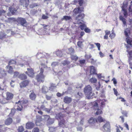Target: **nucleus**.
<instances>
[{
	"instance_id": "f8f14e48",
	"label": "nucleus",
	"mask_w": 132,
	"mask_h": 132,
	"mask_svg": "<svg viewBox=\"0 0 132 132\" xmlns=\"http://www.w3.org/2000/svg\"><path fill=\"white\" fill-rule=\"evenodd\" d=\"M13 122L12 118L10 117H9L5 121L4 123L5 125L8 126L11 124Z\"/></svg>"
},
{
	"instance_id": "a18cd8bd",
	"label": "nucleus",
	"mask_w": 132,
	"mask_h": 132,
	"mask_svg": "<svg viewBox=\"0 0 132 132\" xmlns=\"http://www.w3.org/2000/svg\"><path fill=\"white\" fill-rule=\"evenodd\" d=\"M112 33L110 34L109 35V37L111 38V39H112L114 38L116 34L114 33V31L112 32Z\"/></svg>"
},
{
	"instance_id": "a878e982",
	"label": "nucleus",
	"mask_w": 132,
	"mask_h": 132,
	"mask_svg": "<svg viewBox=\"0 0 132 132\" xmlns=\"http://www.w3.org/2000/svg\"><path fill=\"white\" fill-rule=\"evenodd\" d=\"M30 98L32 100H35L36 97V95L34 92L31 93L29 95Z\"/></svg>"
},
{
	"instance_id": "680f3d73",
	"label": "nucleus",
	"mask_w": 132,
	"mask_h": 132,
	"mask_svg": "<svg viewBox=\"0 0 132 132\" xmlns=\"http://www.w3.org/2000/svg\"><path fill=\"white\" fill-rule=\"evenodd\" d=\"M48 17L47 16L45 15V14H43L42 16V18L43 19H47Z\"/></svg>"
},
{
	"instance_id": "09e8293b",
	"label": "nucleus",
	"mask_w": 132,
	"mask_h": 132,
	"mask_svg": "<svg viewBox=\"0 0 132 132\" xmlns=\"http://www.w3.org/2000/svg\"><path fill=\"white\" fill-rule=\"evenodd\" d=\"M70 64V62L66 60L64 61L62 63V64L64 66L66 65L69 64Z\"/></svg>"
},
{
	"instance_id": "8fccbe9b",
	"label": "nucleus",
	"mask_w": 132,
	"mask_h": 132,
	"mask_svg": "<svg viewBox=\"0 0 132 132\" xmlns=\"http://www.w3.org/2000/svg\"><path fill=\"white\" fill-rule=\"evenodd\" d=\"M98 85H95L96 89L97 90H98L101 87V84L100 82H98Z\"/></svg>"
},
{
	"instance_id": "4d7b16f0",
	"label": "nucleus",
	"mask_w": 132,
	"mask_h": 132,
	"mask_svg": "<svg viewBox=\"0 0 132 132\" xmlns=\"http://www.w3.org/2000/svg\"><path fill=\"white\" fill-rule=\"evenodd\" d=\"M129 10L130 12H132V1H131L130 3L129 8Z\"/></svg>"
},
{
	"instance_id": "c85d7f7f",
	"label": "nucleus",
	"mask_w": 132,
	"mask_h": 132,
	"mask_svg": "<svg viewBox=\"0 0 132 132\" xmlns=\"http://www.w3.org/2000/svg\"><path fill=\"white\" fill-rule=\"evenodd\" d=\"M119 19L120 20L122 21L124 25V26L126 25V19L124 18L122 15H120V16Z\"/></svg>"
},
{
	"instance_id": "de8ad7c7",
	"label": "nucleus",
	"mask_w": 132,
	"mask_h": 132,
	"mask_svg": "<svg viewBox=\"0 0 132 132\" xmlns=\"http://www.w3.org/2000/svg\"><path fill=\"white\" fill-rule=\"evenodd\" d=\"M16 123H19L21 119L19 117L17 116L16 118Z\"/></svg>"
},
{
	"instance_id": "13d9d810",
	"label": "nucleus",
	"mask_w": 132,
	"mask_h": 132,
	"mask_svg": "<svg viewBox=\"0 0 132 132\" xmlns=\"http://www.w3.org/2000/svg\"><path fill=\"white\" fill-rule=\"evenodd\" d=\"M85 57L86 58V60H89V59L92 56L91 55H85Z\"/></svg>"
},
{
	"instance_id": "3c124183",
	"label": "nucleus",
	"mask_w": 132,
	"mask_h": 132,
	"mask_svg": "<svg viewBox=\"0 0 132 132\" xmlns=\"http://www.w3.org/2000/svg\"><path fill=\"white\" fill-rule=\"evenodd\" d=\"M84 30L87 33H89L90 32V29H89L87 27L85 28Z\"/></svg>"
},
{
	"instance_id": "37998d69",
	"label": "nucleus",
	"mask_w": 132,
	"mask_h": 132,
	"mask_svg": "<svg viewBox=\"0 0 132 132\" xmlns=\"http://www.w3.org/2000/svg\"><path fill=\"white\" fill-rule=\"evenodd\" d=\"M7 68H9V69L8 70V72L10 73H12L13 72V68L11 66H9V67H7Z\"/></svg>"
},
{
	"instance_id": "79ce46f5",
	"label": "nucleus",
	"mask_w": 132,
	"mask_h": 132,
	"mask_svg": "<svg viewBox=\"0 0 132 132\" xmlns=\"http://www.w3.org/2000/svg\"><path fill=\"white\" fill-rule=\"evenodd\" d=\"M42 93L44 94H46L47 93L46 91V87L45 86L42 87Z\"/></svg>"
},
{
	"instance_id": "39448f33",
	"label": "nucleus",
	"mask_w": 132,
	"mask_h": 132,
	"mask_svg": "<svg viewBox=\"0 0 132 132\" xmlns=\"http://www.w3.org/2000/svg\"><path fill=\"white\" fill-rule=\"evenodd\" d=\"M45 77V76L44 75L38 74L36 76V79L37 82L39 83H43L44 81Z\"/></svg>"
},
{
	"instance_id": "bf43d9fd",
	"label": "nucleus",
	"mask_w": 132,
	"mask_h": 132,
	"mask_svg": "<svg viewBox=\"0 0 132 132\" xmlns=\"http://www.w3.org/2000/svg\"><path fill=\"white\" fill-rule=\"evenodd\" d=\"M121 113L124 116L126 117H127V113L126 111H123Z\"/></svg>"
},
{
	"instance_id": "a211bd4d",
	"label": "nucleus",
	"mask_w": 132,
	"mask_h": 132,
	"mask_svg": "<svg viewBox=\"0 0 132 132\" xmlns=\"http://www.w3.org/2000/svg\"><path fill=\"white\" fill-rule=\"evenodd\" d=\"M72 99L71 98L66 96L64 97L63 99V101L65 103L69 104L72 101Z\"/></svg>"
},
{
	"instance_id": "58836bf2",
	"label": "nucleus",
	"mask_w": 132,
	"mask_h": 132,
	"mask_svg": "<svg viewBox=\"0 0 132 132\" xmlns=\"http://www.w3.org/2000/svg\"><path fill=\"white\" fill-rule=\"evenodd\" d=\"M56 54L58 56L60 57L63 55L62 52L61 51H58L56 52Z\"/></svg>"
},
{
	"instance_id": "c03bdc74",
	"label": "nucleus",
	"mask_w": 132,
	"mask_h": 132,
	"mask_svg": "<svg viewBox=\"0 0 132 132\" xmlns=\"http://www.w3.org/2000/svg\"><path fill=\"white\" fill-rule=\"evenodd\" d=\"M77 45L80 48H81L83 46L82 42L78 41L77 42Z\"/></svg>"
},
{
	"instance_id": "20e7f679",
	"label": "nucleus",
	"mask_w": 132,
	"mask_h": 132,
	"mask_svg": "<svg viewBox=\"0 0 132 132\" xmlns=\"http://www.w3.org/2000/svg\"><path fill=\"white\" fill-rule=\"evenodd\" d=\"M91 103L92 105L91 107V108L94 110H97V111L95 114V115H98L102 114L103 112L101 110L98 109V106L96 102L94 101L91 102Z\"/></svg>"
},
{
	"instance_id": "9b49d317",
	"label": "nucleus",
	"mask_w": 132,
	"mask_h": 132,
	"mask_svg": "<svg viewBox=\"0 0 132 132\" xmlns=\"http://www.w3.org/2000/svg\"><path fill=\"white\" fill-rule=\"evenodd\" d=\"M6 100L7 101H10L12 100L14 96L13 94L9 92H6Z\"/></svg>"
},
{
	"instance_id": "5fc2aeb1",
	"label": "nucleus",
	"mask_w": 132,
	"mask_h": 132,
	"mask_svg": "<svg viewBox=\"0 0 132 132\" xmlns=\"http://www.w3.org/2000/svg\"><path fill=\"white\" fill-rule=\"evenodd\" d=\"M94 44H95L97 47L98 50H100L101 46L100 44L98 43H95Z\"/></svg>"
},
{
	"instance_id": "f03ea898",
	"label": "nucleus",
	"mask_w": 132,
	"mask_h": 132,
	"mask_svg": "<svg viewBox=\"0 0 132 132\" xmlns=\"http://www.w3.org/2000/svg\"><path fill=\"white\" fill-rule=\"evenodd\" d=\"M92 90V88L90 85L86 86L84 88V92L88 99L92 98L93 95Z\"/></svg>"
},
{
	"instance_id": "ddd939ff",
	"label": "nucleus",
	"mask_w": 132,
	"mask_h": 132,
	"mask_svg": "<svg viewBox=\"0 0 132 132\" xmlns=\"http://www.w3.org/2000/svg\"><path fill=\"white\" fill-rule=\"evenodd\" d=\"M16 21L19 23H20L22 26L24 25V24L26 23V19L23 18L19 17L17 19Z\"/></svg>"
},
{
	"instance_id": "423d86ee",
	"label": "nucleus",
	"mask_w": 132,
	"mask_h": 132,
	"mask_svg": "<svg viewBox=\"0 0 132 132\" xmlns=\"http://www.w3.org/2000/svg\"><path fill=\"white\" fill-rule=\"evenodd\" d=\"M19 8L18 6L13 5L9 7V10L11 14L13 15L16 14Z\"/></svg>"
},
{
	"instance_id": "b1692460",
	"label": "nucleus",
	"mask_w": 132,
	"mask_h": 132,
	"mask_svg": "<svg viewBox=\"0 0 132 132\" xmlns=\"http://www.w3.org/2000/svg\"><path fill=\"white\" fill-rule=\"evenodd\" d=\"M41 66L43 67H42L40 69V72L38 74L44 75L43 74L44 71V68H47V67L46 65H45V64L43 63H41Z\"/></svg>"
},
{
	"instance_id": "ea45409f",
	"label": "nucleus",
	"mask_w": 132,
	"mask_h": 132,
	"mask_svg": "<svg viewBox=\"0 0 132 132\" xmlns=\"http://www.w3.org/2000/svg\"><path fill=\"white\" fill-rule=\"evenodd\" d=\"M63 19L66 20H69L72 19L71 18L70 16L67 15L64 16L63 17Z\"/></svg>"
},
{
	"instance_id": "338daca9",
	"label": "nucleus",
	"mask_w": 132,
	"mask_h": 132,
	"mask_svg": "<svg viewBox=\"0 0 132 132\" xmlns=\"http://www.w3.org/2000/svg\"><path fill=\"white\" fill-rule=\"evenodd\" d=\"M113 90L114 92V94L116 96H117L118 95V92L117 90L115 88H113Z\"/></svg>"
},
{
	"instance_id": "2eb2a0df",
	"label": "nucleus",
	"mask_w": 132,
	"mask_h": 132,
	"mask_svg": "<svg viewBox=\"0 0 132 132\" xmlns=\"http://www.w3.org/2000/svg\"><path fill=\"white\" fill-rule=\"evenodd\" d=\"M89 69L90 75L97 74L96 70L94 67L93 66H90Z\"/></svg>"
},
{
	"instance_id": "bb28decb",
	"label": "nucleus",
	"mask_w": 132,
	"mask_h": 132,
	"mask_svg": "<svg viewBox=\"0 0 132 132\" xmlns=\"http://www.w3.org/2000/svg\"><path fill=\"white\" fill-rule=\"evenodd\" d=\"M16 110L15 109H11V112L8 115V117H13V116L16 111Z\"/></svg>"
},
{
	"instance_id": "dca6fc26",
	"label": "nucleus",
	"mask_w": 132,
	"mask_h": 132,
	"mask_svg": "<svg viewBox=\"0 0 132 132\" xmlns=\"http://www.w3.org/2000/svg\"><path fill=\"white\" fill-rule=\"evenodd\" d=\"M96 122L97 123H101L102 122H105V121L104 118L101 116H98L96 119Z\"/></svg>"
},
{
	"instance_id": "f704fd0d",
	"label": "nucleus",
	"mask_w": 132,
	"mask_h": 132,
	"mask_svg": "<svg viewBox=\"0 0 132 132\" xmlns=\"http://www.w3.org/2000/svg\"><path fill=\"white\" fill-rule=\"evenodd\" d=\"M6 130V128L4 125H0V132H3Z\"/></svg>"
},
{
	"instance_id": "412c9836",
	"label": "nucleus",
	"mask_w": 132,
	"mask_h": 132,
	"mask_svg": "<svg viewBox=\"0 0 132 132\" xmlns=\"http://www.w3.org/2000/svg\"><path fill=\"white\" fill-rule=\"evenodd\" d=\"M20 102L21 101H19L18 102H16V104H18L16 108L17 110L18 111H21L22 110L23 107L22 104L21 103H20Z\"/></svg>"
},
{
	"instance_id": "7ed1b4c3",
	"label": "nucleus",
	"mask_w": 132,
	"mask_h": 132,
	"mask_svg": "<svg viewBox=\"0 0 132 132\" xmlns=\"http://www.w3.org/2000/svg\"><path fill=\"white\" fill-rule=\"evenodd\" d=\"M84 0H78V4L79 5L77 7L75 8L73 11V12L75 15L78 14L79 13H81L84 12V7H81L83 4L84 3Z\"/></svg>"
},
{
	"instance_id": "6e6552de",
	"label": "nucleus",
	"mask_w": 132,
	"mask_h": 132,
	"mask_svg": "<svg viewBox=\"0 0 132 132\" xmlns=\"http://www.w3.org/2000/svg\"><path fill=\"white\" fill-rule=\"evenodd\" d=\"M80 13L76 17V20L77 21V23L78 24L81 23V22L80 21L83 22V19H84L85 15L84 13Z\"/></svg>"
},
{
	"instance_id": "2f4dec72",
	"label": "nucleus",
	"mask_w": 132,
	"mask_h": 132,
	"mask_svg": "<svg viewBox=\"0 0 132 132\" xmlns=\"http://www.w3.org/2000/svg\"><path fill=\"white\" fill-rule=\"evenodd\" d=\"M6 35L5 33L2 31L0 32V39L2 40L6 38Z\"/></svg>"
},
{
	"instance_id": "393cba45",
	"label": "nucleus",
	"mask_w": 132,
	"mask_h": 132,
	"mask_svg": "<svg viewBox=\"0 0 132 132\" xmlns=\"http://www.w3.org/2000/svg\"><path fill=\"white\" fill-rule=\"evenodd\" d=\"M70 58L71 60L74 61L76 62L78 59V57L76 55L72 54L70 55Z\"/></svg>"
},
{
	"instance_id": "9d476101",
	"label": "nucleus",
	"mask_w": 132,
	"mask_h": 132,
	"mask_svg": "<svg viewBox=\"0 0 132 132\" xmlns=\"http://www.w3.org/2000/svg\"><path fill=\"white\" fill-rule=\"evenodd\" d=\"M19 2L20 5L22 6L23 7L28 8L29 3V0H20Z\"/></svg>"
},
{
	"instance_id": "4468645a",
	"label": "nucleus",
	"mask_w": 132,
	"mask_h": 132,
	"mask_svg": "<svg viewBox=\"0 0 132 132\" xmlns=\"http://www.w3.org/2000/svg\"><path fill=\"white\" fill-rule=\"evenodd\" d=\"M103 128L105 131H110V125L109 122H107L103 126Z\"/></svg>"
},
{
	"instance_id": "e2e57ef3",
	"label": "nucleus",
	"mask_w": 132,
	"mask_h": 132,
	"mask_svg": "<svg viewBox=\"0 0 132 132\" xmlns=\"http://www.w3.org/2000/svg\"><path fill=\"white\" fill-rule=\"evenodd\" d=\"M19 73L18 72H15L14 73V77H16L17 76H19Z\"/></svg>"
},
{
	"instance_id": "c756f323",
	"label": "nucleus",
	"mask_w": 132,
	"mask_h": 132,
	"mask_svg": "<svg viewBox=\"0 0 132 132\" xmlns=\"http://www.w3.org/2000/svg\"><path fill=\"white\" fill-rule=\"evenodd\" d=\"M6 98H5L4 96H2L1 98H0V103L2 104H5L7 103L6 101Z\"/></svg>"
},
{
	"instance_id": "052dcab7",
	"label": "nucleus",
	"mask_w": 132,
	"mask_h": 132,
	"mask_svg": "<svg viewBox=\"0 0 132 132\" xmlns=\"http://www.w3.org/2000/svg\"><path fill=\"white\" fill-rule=\"evenodd\" d=\"M45 97L46 99L47 100H50L52 98L51 96H48L47 95H46Z\"/></svg>"
},
{
	"instance_id": "5701e85b",
	"label": "nucleus",
	"mask_w": 132,
	"mask_h": 132,
	"mask_svg": "<svg viewBox=\"0 0 132 132\" xmlns=\"http://www.w3.org/2000/svg\"><path fill=\"white\" fill-rule=\"evenodd\" d=\"M20 102L22 105L25 107H27L29 105L28 101L27 100H23L21 101Z\"/></svg>"
},
{
	"instance_id": "7c9ffc66",
	"label": "nucleus",
	"mask_w": 132,
	"mask_h": 132,
	"mask_svg": "<svg viewBox=\"0 0 132 132\" xmlns=\"http://www.w3.org/2000/svg\"><path fill=\"white\" fill-rule=\"evenodd\" d=\"M39 6L38 3H32L29 5V7L31 9H33Z\"/></svg>"
},
{
	"instance_id": "a19ab883",
	"label": "nucleus",
	"mask_w": 132,
	"mask_h": 132,
	"mask_svg": "<svg viewBox=\"0 0 132 132\" xmlns=\"http://www.w3.org/2000/svg\"><path fill=\"white\" fill-rule=\"evenodd\" d=\"M18 130L19 132H22L24 130V128L23 126H21L19 127Z\"/></svg>"
},
{
	"instance_id": "e433bc0d",
	"label": "nucleus",
	"mask_w": 132,
	"mask_h": 132,
	"mask_svg": "<svg viewBox=\"0 0 132 132\" xmlns=\"http://www.w3.org/2000/svg\"><path fill=\"white\" fill-rule=\"evenodd\" d=\"M81 24L80 25L79 27L82 30H84L86 27V26L84 23H82L81 22Z\"/></svg>"
},
{
	"instance_id": "c9c22d12",
	"label": "nucleus",
	"mask_w": 132,
	"mask_h": 132,
	"mask_svg": "<svg viewBox=\"0 0 132 132\" xmlns=\"http://www.w3.org/2000/svg\"><path fill=\"white\" fill-rule=\"evenodd\" d=\"M16 63V61L14 60H11L9 63L8 65L6 66L7 67H9V66L13 65L14 64H15Z\"/></svg>"
},
{
	"instance_id": "603ef678",
	"label": "nucleus",
	"mask_w": 132,
	"mask_h": 132,
	"mask_svg": "<svg viewBox=\"0 0 132 132\" xmlns=\"http://www.w3.org/2000/svg\"><path fill=\"white\" fill-rule=\"evenodd\" d=\"M79 62L80 64L82 65L85 63L86 60L85 59H83L79 60Z\"/></svg>"
},
{
	"instance_id": "4be33fe9",
	"label": "nucleus",
	"mask_w": 132,
	"mask_h": 132,
	"mask_svg": "<svg viewBox=\"0 0 132 132\" xmlns=\"http://www.w3.org/2000/svg\"><path fill=\"white\" fill-rule=\"evenodd\" d=\"M65 121L64 119H61L59 122V125L60 127H64L65 126Z\"/></svg>"
},
{
	"instance_id": "72a5a7b5",
	"label": "nucleus",
	"mask_w": 132,
	"mask_h": 132,
	"mask_svg": "<svg viewBox=\"0 0 132 132\" xmlns=\"http://www.w3.org/2000/svg\"><path fill=\"white\" fill-rule=\"evenodd\" d=\"M95 101L96 102V101ZM101 102V105L100 106L101 107V108H103L105 105V103L104 101L101 100H97L96 101L97 103H98L100 102Z\"/></svg>"
},
{
	"instance_id": "49530a36",
	"label": "nucleus",
	"mask_w": 132,
	"mask_h": 132,
	"mask_svg": "<svg viewBox=\"0 0 132 132\" xmlns=\"http://www.w3.org/2000/svg\"><path fill=\"white\" fill-rule=\"evenodd\" d=\"M83 94L80 92H78L77 94V96L79 98H80L82 97Z\"/></svg>"
},
{
	"instance_id": "774afa93",
	"label": "nucleus",
	"mask_w": 132,
	"mask_h": 132,
	"mask_svg": "<svg viewBox=\"0 0 132 132\" xmlns=\"http://www.w3.org/2000/svg\"><path fill=\"white\" fill-rule=\"evenodd\" d=\"M41 25L43 26L44 29L47 30V27L48 26L47 25H46L44 24H42Z\"/></svg>"
},
{
	"instance_id": "f3484780",
	"label": "nucleus",
	"mask_w": 132,
	"mask_h": 132,
	"mask_svg": "<svg viewBox=\"0 0 132 132\" xmlns=\"http://www.w3.org/2000/svg\"><path fill=\"white\" fill-rule=\"evenodd\" d=\"M88 122L90 124L95 125L96 123V119L94 117H91L88 120Z\"/></svg>"
},
{
	"instance_id": "473e14b6",
	"label": "nucleus",
	"mask_w": 132,
	"mask_h": 132,
	"mask_svg": "<svg viewBox=\"0 0 132 132\" xmlns=\"http://www.w3.org/2000/svg\"><path fill=\"white\" fill-rule=\"evenodd\" d=\"M97 81V79L95 78H92L89 80V81L92 84H95Z\"/></svg>"
},
{
	"instance_id": "f257e3e1",
	"label": "nucleus",
	"mask_w": 132,
	"mask_h": 132,
	"mask_svg": "<svg viewBox=\"0 0 132 132\" xmlns=\"http://www.w3.org/2000/svg\"><path fill=\"white\" fill-rule=\"evenodd\" d=\"M131 29L130 28H127L124 30L126 37V41L128 45L132 47V36L131 35Z\"/></svg>"
},
{
	"instance_id": "aec40b11",
	"label": "nucleus",
	"mask_w": 132,
	"mask_h": 132,
	"mask_svg": "<svg viewBox=\"0 0 132 132\" xmlns=\"http://www.w3.org/2000/svg\"><path fill=\"white\" fill-rule=\"evenodd\" d=\"M18 78L21 80H24L27 79V77L25 74L21 73L19 75Z\"/></svg>"
},
{
	"instance_id": "864d4df0",
	"label": "nucleus",
	"mask_w": 132,
	"mask_h": 132,
	"mask_svg": "<svg viewBox=\"0 0 132 132\" xmlns=\"http://www.w3.org/2000/svg\"><path fill=\"white\" fill-rule=\"evenodd\" d=\"M39 129L37 127H35L32 130V132H39Z\"/></svg>"
},
{
	"instance_id": "0e129e2a",
	"label": "nucleus",
	"mask_w": 132,
	"mask_h": 132,
	"mask_svg": "<svg viewBox=\"0 0 132 132\" xmlns=\"http://www.w3.org/2000/svg\"><path fill=\"white\" fill-rule=\"evenodd\" d=\"M112 81H113V83L115 86H116V85L117 84V82L116 80V79L115 78H113L112 80Z\"/></svg>"
},
{
	"instance_id": "1a4fd4ad",
	"label": "nucleus",
	"mask_w": 132,
	"mask_h": 132,
	"mask_svg": "<svg viewBox=\"0 0 132 132\" xmlns=\"http://www.w3.org/2000/svg\"><path fill=\"white\" fill-rule=\"evenodd\" d=\"M30 83V81L28 80H23L20 84V86L21 88H25L28 86Z\"/></svg>"
},
{
	"instance_id": "6ab92c4d",
	"label": "nucleus",
	"mask_w": 132,
	"mask_h": 132,
	"mask_svg": "<svg viewBox=\"0 0 132 132\" xmlns=\"http://www.w3.org/2000/svg\"><path fill=\"white\" fill-rule=\"evenodd\" d=\"M35 126L34 123L31 122H28L26 123V127L27 129H32Z\"/></svg>"
},
{
	"instance_id": "cd10ccee",
	"label": "nucleus",
	"mask_w": 132,
	"mask_h": 132,
	"mask_svg": "<svg viewBox=\"0 0 132 132\" xmlns=\"http://www.w3.org/2000/svg\"><path fill=\"white\" fill-rule=\"evenodd\" d=\"M68 51L67 52L68 54H69L71 55L74 53L75 51L74 49L72 47L69 48L68 49Z\"/></svg>"
},
{
	"instance_id": "4c0bfd02",
	"label": "nucleus",
	"mask_w": 132,
	"mask_h": 132,
	"mask_svg": "<svg viewBox=\"0 0 132 132\" xmlns=\"http://www.w3.org/2000/svg\"><path fill=\"white\" fill-rule=\"evenodd\" d=\"M116 130L117 132H121L119 129V128H120L121 130H123V128L121 127L120 125L117 126L116 125Z\"/></svg>"
},
{
	"instance_id": "6e6d98bb",
	"label": "nucleus",
	"mask_w": 132,
	"mask_h": 132,
	"mask_svg": "<svg viewBox=\"0 0 132 132\" xmlns=\"http://www.w3.org/2000/svg\"><path fill=\"white\" fill-rule=\"evenodd\" d=\"M6 12V11L3 9L0 10V16L2 15L3 14H4Z\"/></svg>"
},
{
	"instance_id": "0eeeda50",
	"label": "nucleus",
	"mask_w": 132,
	"mask_h": 132,
	"mask_svg": "<svg viewBox=\"0 0 132 132\" xmlns=\"http://www.w3.org/2000/svg\"><path fill=\"white\" fill-rule=\"evenodd\" d=\"M27 71L25 72V73L29 77L33 78L35 76V72L33 69L30 68L27 69Z\"/></svg>"
},
{
	"instance_id": "69168bd1",
	"label": "nucleus",
	"mask_w": 132,
	"mask_h": 132,
	"mask_svg": "<svg viewBox=\"0 0 132 132\" xmlns=\"http://www.w3.org/2000/svg\"><path fill=\"white\" fill-rule=\"evenodd\" d=\"M105 34L108 35L109 34H110L111 31H110L106 30L105 31Z\"/></svg>"
}]
</instances>
